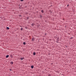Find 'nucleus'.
<instances>
[{
    "instance_id": "7",
    "label": "nucleus",
    "mask_w": 76,
    "mask_h": 76,
    "mask_svg": "<svg viewBox=\"0 0 76 76\" xmlns=\"http://www.w3.org/2000/svg\"><path fill=\"white\" fill-rule=\"evenodd\" d=\"M41 12H42V13H44V11L43 10H42Z\"/></svg>"
},
{
    "instance_id": "4",
    "label": "nucleus",
    "mask_w": 76,
    "mask_h": 76,
    "mask_svg": "<svg viewBox=\"0 0 76 76\" xmlns=\"http://www.w3.org/2000/svg\"><path fill=\"white\" fill-rule=\"evenodd\" d=\"M20 59H21V60H23V59H24V58H20Z\"/></svg>"
},
{
    "instance_id": "14",
    "label": "nucleus",
    "mask_w": 76,
    "mask_h": 76,
    "mask_svg": "<svg viewBox=\"0 0 76 76\" xmlns=\"http://www.w3.org/2000/svg\"><path fill=\"white\" fill-rule=\"evenodd\" d=\"M69 6V5L68 4V5H67V6Z\"/></svg>"
},
{
    "instance_id": "6",
    "label": "nucleus",
    "mask_w": 76,
    "mask_h": 76,
    "mask_svg": "<svg viewBox=\"0 0 76 76\" xmlns=\"http://www.w3.org/2000/svg\"><path fill=\"white\" fill-rule=\"evenodd\" d=\"M33 54L34 55H35L36 54V53L34 52L33 53Z\"/></svg>"
},
{
    "instance_id": "13",
    "label": "nucleus",
    "mask_w": 76,
    "mask_h": 76,
    "mask_svg": "<svg viewBox=\"0 0 76 76\" xmlns=\"http://www.w3.org/2000/svg\"><path fill=\"white\" fill-rule=\"evenodd\" d=\"M10 71H12V69H10Z\"/></svg>"
},
{
    "instance_id": "12",
    "label": "nucleus",
    "mask_w": 76,
    "mask_h": 76,
    "mask_svg": "<svg viewBox=\"0 0 76 76\" xmlns=\"http://www.w3.org/2000/svg\"><path fill=\"white\" fill-rule=\"evenodd\" d=\"M20 1H24V0H20Z\"/></svg>"
},
{
    "instance_id": "9",
    "label": "nucleus",
    "mask_w": 76,
    "mask_h": 76,
    "mask_svg": "<svg viewBox=\"0 0 76 76\" xmlns=\"http://www.w3.org/2000/svg\"><path fill=\"white\" fill-rule=\"evenodd\" d=\"M7 29H9V27H7Z\"/></svg>"
},
{
    "instance_id": "3",
    "label": "nucleus",
    "mask_w": 76,
    "mask_h": 76,
    "mask_svg": "<svg viewBox=\"0 0 76 76\" xmlns=\"http://www.w3.org/2000/svg\"><path fill=\"white\" fill-rule=\"evenodd\" d=\"M23 44L24 45H26V43H25V42H23Z\"/></svg>"
},
{
    "instance_id": "15",
    "label": "nucleus",
    "mask_w": 76,
    "mask_h": 76,
    "mask_svg": "<svg viewBox=\"0 0 76 76\" xmlns=\"http://www.w3.org/2000/svg\"><path fill=\"white\" fill-rule=\"evenodd\" d=\"M72 38H73V37H71V39H72Z\"/></svg>"
},
{
    "instance_id": "1",
    "label": "nucleus",
    "mask_w": 76,
    "mask_h": 76,
    "mask_svg": "<svg viewBox=\"0 0 76 76\" xmlns=\"http://www.w3.org/2000/svg\"><path fill=\"white\" fill-rule=\"evenodd\" d=\"M32 40L33 41H35V39H34V37H33L32 38Z\"/></svg>"
},
{
    "instance_id": "5",
    "label": "nucleus",
    "mask_w": 76,
    "mask_h": 76,
    "mask_svg": "<svg viewBox=\"0 0 76 76\" xmlns=\"http://www.w3.org/2000/svg\"><path fill=\"white\" fill-rule=\"evenodd\" d=\"M31 68L32 69L34 68V66H31Z\"/></svg>"
},
{
    "instance_id": "10",
    "label": "nucleus",
    "mask_w": 76,
    "mask_h": 76,
    "mask_svg": "<svg viewBox=\"0 0 76 76\" xmlns=\"http://www.w3.org/2000/svg\"><path fill=\"white\" fill-rule=\"evenodd\" d=\"M11 64H13V62H11Z\"/></svg>"
},
{
    "instance_id": "2",
    "label": "nucleus",
    "mask_w": 76,
    "mask_h": 76,
    "mask_svg": "<svg viewBox=\"0 0 76 76\" xmlns=\"http://www.w3.org/2000/svg\"><path fill=\"white\" fill-rule=\"evenodd\" d=\"M9 57V55H7L6 56V58H8Z\"/></svg>"
},
{
    "instance_id": "8",
    "label": "nucleus",
    "mask_w": 76,
    "mask_h": 76,
    "mask_svg": "<svg viewBox=\"0 0 76 76\" xmlns=\"http://www.w3.org/2000/svg\"><path fill=\"white\" fill-rule=\"evenodd\" d=\"M31 26H34V24H32Z\"/></svg>"
},
{
    "instance_id": "16",
    "label": "nucleus",
    "mask_w": 76,
    "mask_h": 76,
    "mask_svg": "<svg viewBox=\"0 0 76 76\" xmlns=\"http://www.w3.org/2000/svg\"><path fill=\"white\" fill-rule=\"evenodd\" d=\"M0 73H1V71H0Z\"/></svg>"
},
{
    "instance_id": "11",
    "label": "nucleus",
    "mask_w": 76,
    "mask_h": 76,
    "mask_svg": "<svg viewBox=\"0 0 76 76\" xmlns=\"http://www.w3.org/2000/svg\"><path fill=\"white\" fill-rule=\"evenodd\" d=\"M21 30H23V28H21Z\"/></svg>"
}]
</instances>
